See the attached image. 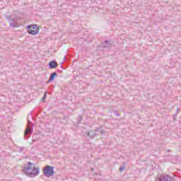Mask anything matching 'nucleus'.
Listing matches in <instances>:
<instances>
[{"label": "nucleus", "mask_w": 181, "mask_h": 181, "mask_svg": "<svg viewBox=\"0 0 181 181\" xmlns=\"http://www.w3.org/2000/svg\"><path fill=\"white\" fill-rule=\"evenodd\" d=\"M43 173L47 177H50V176H53L54 173V168L50 165H47L43 170Z\"/></svg>", "instance_id": "nucleus-1"}, {"label": "nucleus", "mask_w": 181, "mask_h": 181, "mask_svg": "<svg viewBox=\"0 0 181 181\" xmlns=\"http://www.w3.org/2000/svg\"><path fill=\"white\" fill-rule=\"evenodd\" d=\"M28 33L30 35H37L39 33V28H35V30L28 29Z\"/></svg>", "instance_id": "nucleus-9"}, {"label": "nucleus", "mask_w": 181, "mask_h": 181, "mask_svg": "<svg viewBox=\"0 0 181 181\" xmlns=\"http://www.w3.org/2000/svg\"><path fill=\"white\" fill-rule=\"evenodd\" d=\"M9 25L10 26H12V28H19V24L17 23H15V19L13 18H10L8 19Z\"/></svg>", "instance_id": "nucleus-5"}, {"label": "nucleus", "mask_w": 181, "mask_h": 181, "mask_svg": "<svg viewBox=\"0 0 181 181\" xmlns=\"http://www.w3.org/2000/svg\"><path fill=\"white\" fill-rule=\"evenodd\" d=\"M156 181H175V179L169 175L162 174Z\"/></svg>", "instance_id": "nucleus-2"}, {"label": "nucleus", "mask_w": 181, "mask_h": 181, "mask_svg": "<svg viewBox=\"0 0 181 181\" xmlns=\"http://www.w3.org/2000/svg\"><path fill=\"white\" fill-rule=\"evenodd\" d=\"M40 173L38 168L34 167L33 170L29 173L30 177H35V176H37Z\"/></svg>", "instance_id": "nucleus-4"}, {"label": "nucleus", "mask_w": 181, "mask_h": 181, "mask_svg": "<svg viewBox=\"0 0 181 181\" xmlns=\"http://www.w3.org/2000/svg\"><path fill=\"white\" fill-rule=\"evenodd\" d=\"M32 130L30 128H27L24 132L25 136H27V135H29V134H32Z\"/></svg>", "instance_id": "nucleus-11"}, {"label": "nucleus", "mask_w": 181, "mask_h": 181, "mask_svg": "<svg viewBox=\"0 0 181 181\" xmlns=\"http://www.w3.org/2000/svg\"><path fill=\"white\" fill-rule=\"evenodd\" d=\"M45 98H46V93H45V94H44V97L42 98V101H43L45 100Z\"/></svg>", "instance_id": "nucleus-15"}, {"label": "nucleus", "mask_w": 181, "mask_h": 181, "mask_svg": "<svg viewBox=\"0 0 181 181\" xmlns=\"http://www.w3.org/2000/svg\"><path fill=\"white\" fill-rule=\"evenodd\" d=\"M55 77H57V72H54V73L51 74L49 79L48 81V83H50V81H53L54 80Z\"/></svg>", "instance_id": "nucleus-10"}, {"label": "nucleus", "mask_w": 181, "mask_h": 181, "mask_svg": "<svg viewBox=\"0 0 181 181\" xmlns=\"http://www.w3.org/2000/svg\"><path fill=\"white\" fill-rule=\"evenodd\" d=\"M103 47L106 48V49H111V47H112V44H111V42H110V41L108 40H105L104 42H103Z\"/></svg>", "instance_id": "nucleus-6"}, {"label": "nucleus", "mask_w": 181, "mask_h": 181, "mask_svg": "<svg viewBox=\"0 0 181 181\" xmlns=\"http://www.w3.org/2000/svg\"><path fill=\"white\" fill-rule=\"evenodd\" d=\"M97 132L100 134L101 135H104L105 134V131L101 129H98Z\"/></svg>", "instance_id": "nucleus-12"}, {"label": "nucleus", "mask_w": 181, "mask_h": 181, "mask_svg": "<svg viewBox=\"0 0 181 181\" xmlns=\"http://www.w3.org/2000/svg\"><path fill=\"white\" fill-rule=\"evenodd\" d=\"M58 64H57V62L56 61H51L49 63V69H56V67H57Z\"/></svg>", "instance_id": "nucleus-7"}, {"label": "nucleus", "mask_w": 181, "mask_h": 181, "mask_svg": "<svg viewBox=\"0 0 181 181\" xmlns=\"http://www.w3.org/2000/svg\"><path fill=\"white\" fill-rule=\"evenodd\" d=\"M119 170V172H124L125 170V166H120Z\"/></svg>", "instance_id": "nucleus-14"}, {"label": "nucleus", "mask_w": 181, "mask_h": 181, "mask_svg": "<svg viewBox=\"0 0 181 181\" xmlns=\"http://www.w3.org/2000/svg\"><path fill=\"white\" fill-rule=\"evenodd\" d=\"M88 136H90V138H94V136H97V135H98V134H97V132L95 130H92L90 131L88 134H87Z\"/></svg>", "instance_id": "nucleus-8"}, {"label": "nucleus", "mask_w": 181, "mask_h": 181, "mask_svg": "<svg viewBox=\"0 0 181 181\" xmlns=\"http://www.w3.org/2000/svg\"><path fill=\"white\" fill-rule=\"evenodd\" d=\"M28 166H25L24 168V172L29 176V173L32 172L33 169H35V164L32 163L31 162L28 163Z\"/></svg>", "instance_id": "nucleus-3"}, {"label": "nucleus", "mask_w": 181, "mask_h": 181, "mask_svg": "<svg viewBox=\"0 0 181 181\" xmlns=\"http://www.w3.org/2000/svg\"><path fill=\"white\" fill-rule=\"evenodd\" d=\"M28 29H32L35 30L36 29V25H28Z\"/></svg>", "instance_id": "nucleus-13"}, {"label": "nucleus", "mask_w": 181, "mask_h": 181, "mask_svg": "<svg viewBox=\"0 0 181 181\" xmlns=\"http://www.w3.org/2000/svg\"><path fill=\"white\" fill-rule=\"evenodd\" d=\"M167 151H168V152H170V150L168 149V150H167Z\"/></svg>", "instance_id": "nucleus-16"}]
</instances>
